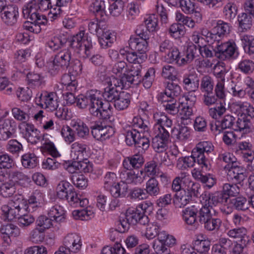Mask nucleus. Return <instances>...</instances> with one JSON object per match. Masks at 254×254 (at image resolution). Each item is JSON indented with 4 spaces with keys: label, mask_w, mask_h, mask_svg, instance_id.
I'll use <instances>...</instances> for the list:
<instances>
[{
    "label": "nucleus",
    "mask_w": 254,
    "mask_h": 254,
    "mask_svg": "<svg viewBox=\"0 0 254 254\" xmlns=\"http://www.w3.org/2000/svg\"><path fill=\"white\" fill-rule=\"evenodd\" d=\"M57 197L66 200L73 207H86L88 204L87 198H82L74 190L73 186L66 181H61L56 189Z\"/></svg>",
    "instance_id": "1"
},
{
    "label": "nucleus",
    "mask_w": 254,
    "mask_h": 254,
    "mask_svg": "<svg viewBox=\"0 0 254 254\" xmlns=\"http://www.w3.org/2000/svg\"><path fill=\"white\" fill-rule=\"evenodd\" d=\"M69 47L73 49L78 54H84L86 58L91 55L93 46L90 38L84 36V31H81L73 36L69 41Z\"/></svg>",
    "instance_id": "2"
},
{
    "label": "nucleus",
    "mask_w": 254,
    "mask_h": 254,
    "mask_svg": "<svg viewBox=\"0 0 254 254\" xmlns=\"http://www.w3.org/2000/svg\"><path fill=\"white\" fill-rule=\"evenodd\" d=\"M48 217L45 215L40 216L36 220V224L40 228L45 229L50 228L53 225V222H62L64 219V211L62 207L55 205L48 211Z\"/></svg>",
    "instance_id": "3"
},
{
    "label": "nucleus",
    "mask_w": 254,
    "mask_h": 254,
    "mask_svg": "<svg viewBox=\"0 0 254 254\" xmlns=\"http://www.w3.org/2000/svg\"><path fill=\"white\" fill-rule=\"evenodd\" d=\"M71 61L70 49H64L55 56L52 62L49 63V71L52 74H56L61 68L64 69L68 68Z\"/></svg>",
    "instance_id": "4"
},
{
    "label": "nucleus",
    "mask_w": 254,
    "mask_h": 254,
    "mask_svg": "<svg viewBox=\"0 0 254 254\" xmlns=\"http://www.w3.org/2000/svg\"><path fill=\"white\" fill-rule=\"evenodd\" d=\"M101 99L99 91L90 90L87 91L84 95L81 94L78 96L76 105L80 109H85L88 106V110L91 114V111L95 109Z\"/></svg>",
    "instance_id": "5"
},
{
    "label": "nucleus",
    "mask_w": 254,
    "mask_h": 254,
    "mask_svg": "<svg viewBox=\"0 0 254 254\" xmlns=\"http://www.w3.org/2000/svg\"><path fill=\"white\" fill-rule=\"evenodd\" d=\"M245 12H243L238 16L239 27L242 31L250 29L253 24V19L254 17V0H246L244 4Z\"/></svg>",
    "instance_id": "6"
},
{
    "label": "nucleus",
    "mask_w": 254,
    "mask_h": 254,
    "mask_svg": "<svg viewBox=\"0 0 254 254\" xmlns=\"http://www.w3.org/2000/svg\"><path fill=\"white\" fill-rule=\"evenodd\" d=\"M216 56L221 60H235L239 55L238 47L233 41L221 43L216 47Z\"/></svg>",
    "instance_id": "7"
},
{
    "label": "nucleus",
    "mask_w": 254,
    "mask_h": 254,
    "mask_svg": "<svg viewBox=\"0 0 254 254\" xmlns=\"http://www.w3.org/2000/svg\"><path fill=\"white\" fill-rule=\"evenodd\" d=\"M90 128L93 137L98 140H104L113 135L115 131L110 126L104 125L99 122H91Z\"/></svg>",
    "instance_id": "8"
},
{
    "label": "nucleus",
    "mask_w": 254,
    "mask_h": 254,
    "mask_svg": "<svg viewBox=\"0 0 254 254\" xmlns=\"http://www.w3.org/2000/svg\"><path fill=\"white\" fill-rule=\"evenodd\" d=\"M22 13L25 18L34 22L43 24L47 22L46 16L40 15L38 12V5L35 0H32L25 4L23 6Z\"/></svg>",
    "instance_id": "9"
},
{
    "label": "nucleus",
    "mask_w": 254,
    "mask_h": 254,
    "mask_svg": "<svg viewBox=\"0 0 254 254\" xmlns=\"http://www.w3.org/2000/svg\"><path fill=\"white\" fill-rule=\"evenodd\" d=\"M16 125L11 119L0 118V140L6 141L16 136Z\"/></svg>",
    "instance_id": "10"
},
{
    "label": "nucleus",
    "mask_w": 254,
    "mask_h": 254,
    "mask_svg": "<svg viewBox=\"0 0 254 254\" xmlns=\"http://www.w3.org/2000/svg\"><path fill=\"white\" fill-rule=\"evenodd\" d=\"M195 157H198L200 159L204 161V166L206 169L210 168V162L208 159L209 153L212 152L214 149L212 144L209 141H202L197 144L193 149Z\"/></svg>",
    "instance_id": "11"
},
{
    "label": "nucleus",
    "mask_w": 254,
    "mask_h": 254,
    "mask_svg": "<svg viewBox=\"0 0 254 254\" xmlns=\"http://www.w3.org/2000/svg\"><path fill=\"white\" fill-rule=\"evenodd\" d=\"M19 128L23 137L31 144H36L41 140L40 132L33 125L30 123H21L19 126Z\"/></svg>",
    "instance_id": "12"
},
{
    "label": "nucleus",
    "mask_w": 254,
    "mask_h": 254,
    "mask_svg": "<svg viewBox=\"0 0 254 254\" xmlns=\"http://www.w3.org/2000/svg\"><path fill=\"white\" fill-rule=\"evenodd\" d=\"M39 105L42 108H48L54 111L58 107V97L55 92H43L38 100Z\"/></svg>",
    "instance_id": "13"
},
{
    "label": "nucleus",
    "mask_w": 254,
    "mask_h": 254,
    "mask_svg": "<svg viewBox=\"0 0 254 254\" xmlns=\"http://www.w3.org/2000/svg\"><path fill=\"white\" fill-rule=\"evenodd\" d=\"M156 135L153 138L152 146L154 150L158 153H163L168 148V143L170 134L167 131H162V133L155 132Z\"/></svg>",
    "instance_id": "14"
},
{
    "label": "nucleus",
    "mask_w": 254,
    "mask_h": 254,
    "mask_svg": "<svg viewBox=\"0 0 254 254\" xmlns=\"http://www.w3.org/2000/svg\"><path fill=\"white\" fill-rule=\"evenodd\" d=\"M112 107L108 102L104 103L102 98L97 103L95 109L91 112V115L103 120H110L112 114Z\"/></svg>",
    "instance_id": "15"
},
{
    "label": "nucleus",
    "mask_w": 254,
    "mask_h": 254,
    "mask_svg": "<svg viewBox=\"0 0 254 254\" xmlns=\"http://www.w3.org/2000/svg\"><path fill=\"white\" fill-rule=\"evenodd\" d=\"M247 178L246 169L242 166L238 165L231 166L228 170L227 178L229 181L240 184Z\"/></svg>",
    "instance_id": "16"
},
{
    "label": "nucleus",
    "mask_w": 254,
    "mask_h": 254,
    "mask_svg": "<svg viewBox=\"0 0 254 254\" xmlns=\"http://www.w3.org/2000/svg\"><path fill=\"white\" fill-rule=\"evenodd\" d=\"M18 15V7L14 4H9L1 13V18L5 24L12 26L17 22Z\"/></svg>",
    "instance_id": "17"
},
{
    "label": "nucleus",
    "mask_w": 254,
    "mask_h": 254,
    "mask_svg": "<svg viewBox=\"0 0 254 254\" xmlns=\"http://www.w3.org/2000/svg\"><path fill=\"white\" fill-rule=\"evenodd\" d=\"M155 125L154 129L155 132L157 133H162V131H167L169 133L170 131H172L173 129L171 128L172 126V121L165 115H160L158 114L154 115Z\"/></svg>",
    "instance_id": "18"
},
{
    "label": "nucleus",
    "mask_w": 254,
    "mask_h": 254,
    "mask_svg": "<svg viewBox=\"0 0 254 254\" xmlns=\"http://www.w3.org/2000/svg\"><path fill=\"white\" fill-rule=\"evenodd\" d=\"M183 84L184 88L190 92L196 91L199 85L198 74L195 71L185 74L183 77Z\"/></svg>",
    "instance_id": "19"
},
{
    "label": "nucleus",
    "mask_w": 254,
    "mask_h": 254,
    "mask_svg": "<svg viewBox=\"0 0 254 254\" xmlns=\"http://www.w3.org/2000/svg\"><path fill=\"white\" fill-rule=\"evenodd\" d=\"M227 235L231 238L236 239L238 243H242L244 246L251 243V239L248 234L247 230L243 227H239L230 230Z\"/></svg>",
    "instance_id": "20"
},
{
    "label": "nucleus",
    "mask_w": 254,
    "mask_h": 254,
    "mask_svg": "<svg viewBox=\"0 0 254 254\" xmlns=\"http://www.w3.org/2000/svg\"><path fill=\"white\" fill-rule=\"evenodd\" d=\"M64 247L71 252L76 253L82 246L81 237L76 234H68L64 239Z\"/></svg>",
    "instance_id": "21"
},
{
    "label": "nucleus",
    "mask_w": 254,
    "mask_h": 254,
    "mask_svg": "<svg viewBox=\"0 0 254 254\" xmlns=\"http://www.w3.org/2000/svg\"><path fill=\"white\" fill-rule=\"evenodd\" d=\"M99 43L103 49L110 47L116 40V36L114 33L106 29H99L97 35Z\"/></svg>",
    "instance_id": "22"
},
{
    "label": "nucleus",
    "mask_w": 254,
    "mask_h": 254,
    "mask_svg": "<svg viewBox=\"0 0 254 254\" xmlns=\"http://www.w3.org/2000/svg\"><path fill=\"white\" fill-rule=\"evenodd\" d=\"M168 235L165 231H159L157 235V239L153 242L152 245V247L156 254H171L170 249L163 245Z\"/></svg>",
    "instance_id": "23"
},
{
    "label": "nucleus",
    "mask_w": 254,
    "mask_h": 254,
    "mask_svg": "<svg viewBox=\"0 0 254 254\" xmlns=\"http://www.w3.org/2000/svg\"><path fill=\"white\" fill-rule=\"evenodd\" d=\"M30 110L29 106L13 107L11 109V114L16 121L27 123L30 118Z\"/></svg>",
    "instance_id": "24"
},
{
    "label": "nucleus",
    "mask_w": 254,
    "mask_h": 254,
    "mask_svg": "<svg viewBox=\"0 0 254 254\" xmlns=\"http://www.w3.org/2000/svg\"><path fill=\"white\" fill-rule=\"evenodd\" d=\"M158 100L163 103V107L168 113L175 115L179 111L180 104L177 103L175 98H170L163 95H158Z\"/></svg>",
    "instance_id": "25"
},
{
    "label": "nucleus",
    "mask_w": 254,
    "mask_h": 254,
    "mask_svg": "<svg viewBox=\"0 0 254 254\" xmlns=\"http://www.w3.org/2000/svg\"><path fill=\"white\" fill-rule=\"evenodd\" d=\"M147 40L140 38H130L129 40V47L139 55H146V53L148 51Z\"/></svg>",
    "instance_id": "26"
},
{
    "label": "nucleus",
    "mask_w": 254,
    "mask_h": 254,
    "mask_svg": "<svg viewBox=\"0 0 254 254\" xmlns=\"http://www.w3.org/2000/svg\"><path fill=\"white\" fill-rule=\"evenodd\" d=\"M71 156L73 160H83L87 156V145L75 142L71 145Z\"/></svg>",
    "instance_id": "27"
},
{
    "label": "nucleus",
    "mask_w": 254,
    "mask_h": 254,
    "mask_svg": "<svg viewBox=\"0 0 254 254\" xmlns=\"http://www.w3.org/2000/svg\"><path fill=\"white\" fill-rule=\"evenodd\" d=\"M215 72L218 80L214 88V95L218 99L223 101L226 98L224 90L225 71L221 70L218 72Z\"/></svg>",
    "instance_id": "28"
},
{
    "label": "nucleus",
    "mask_w": 254,
    "mask_h": 254,
    "mask_svg": "<svg viewBox=\"0 0 254 254\" xmlns=\"http://www.w3.org/2000/svg\"><path fill=\"white\" fill-rule=\"evenodd\" d=\"M198 211L197 205H191L183 210V218L188 225H192L196 223V216Z\"/></svg>",
    "instance_id": "29"
},
{
    "label": "nucleus",
    "mask_w": 254,
    "mask_h": 254,
    "mask_svg": "<svg viewBox=\"0 0 254 254\" xmlns=\"http://www.w3.org/2000/svg\"><path fill=\"white\" fill-rule=\"evenodd\" d=\"M199 56L198 48L194 44H191L187 47L185 52V57H182L181 62L179 63L180 66H182L190 63L195 58Z\"/></svg>",
    "instance_id": "30"
},
{
    "label": "nucleus",
    "mask_w": 254,
    "mask_h": 254,
    "mask_svg": "<svg viewBox=\"0 0 254 254\" xmlns=\"http://www.w3.org/2000/svg\"><path fill=\"white\" fill-rule=\"evenodd\" d=\"M141 69V66L140 64L137 65L136 67L132 66L130 72L127 74H125V79L127 81L134 85L139 84L142 79Z\"/></svg>",
    "instance_id": "31"
},
{
    "label": "nucleus",
    "mask_w": 254,
    "mask_h": 254,
    "mask_svg": "<svg viewBox=\"0 0 254 254\" xmlns=\"http://www.w3.org/2000/svg\"><path fill=\"white\" fill-rule=\"evenodd\" d=\"M228 196L223 192V191H217L211 194H209L207 204L209 205L216 206L218 204L226 205L227 204Z\"/></svg>",
    "instance_id": "32"
},
{
    "label": "nucleus",
    "mask_w": 254,
    "mask_h": 254,
    "mask_svg": "<svg viewBox=\"0 0 254 254\" xmlns=\"http://www.w3.org/2000/svg\"><path fill=\"white\" fill-rule=\"evenodd\" d=\"M12 164V158L0 149V176L4 177L6 174V170L11 168Z\"/></svg>",
    "instance_id": "33"
},
{
    "label": "nucleus",
    "mask_w": 254,
    "mask_h": 254,
    "mask_svg": "<svg viewBox=\"0 0 254 254\" xmlns=\"http://www.w3.org/2000/svg\"><path fill=\"white\" fill-rule=\"evenodd\" d=\"M237 69L245 75H251L254 73V61L249 59H242L238 64Z\"/></svg>",
    "instance_id": "34"
},
{
    "label": "nucleus",
    "mask_w": 254,
    "mask_h": 254,
    "mask_svg": "<svg viewBox=\"0 0 254 254\" xmlns=\"http://www.w3.org/2000/svg\"><path fill=\"white\" fill-rule=\"evenodd\" d=\"M182 89L178 84L173 81L168 82L164 92L160 93L158 95H163L170 98H175L181 93Z\"/></svg>",
    "instance_id": "35"
},
{
    "label": "nucleus",
    "mask_w": 254,
    "mask_h": 254,
    "mask_svg": "<svg viewBox=\"0 0 254 254\" xmlns=\"http://www.w3.org/2000/svg\"><path fill=\"white\" fill-rule=\"evenodd\" d=\"M234 125L233 129L236 131L250 132L251 130V123L250 120L246 117V115H242L239 118Z\"/></svg>",
    "instance_id": "36"
},
{
    "label": "nucleus",
    "mask_w": 254,
    "mask_h": 254,
    "mask_svg": "<svg viewBox=\"0 0 254 254\" xmlns=\"http://www.w3.org/2000/svg\"><path fill=\"white\" fill-rule=\"evenodd\" d=\"M89 10L97 17L102 18L107 14L105 2L102 0H93L90 5Z\"/></svg>",
    "instance_id": "37"
},
{
    "label": "nucleus",
    "mask_w": 254,
    "mask_h": 254,
    "mask_svg": "<svg viewBox=\"0 0 254 254\" xmlns=\"http://www.w3.org/2000/svg\"><path fill=\"white\" fill-rule=\"evenodd\" d=\"M71 127L79 138H86L89 134V128L85 124L81 121L72 123Z\"/></svg>",
    "instance_id": "38"
},
{
    "label": "nucleus",
    "mask_w": 254,
    "mask_h": 254,
    "mask_svg": "<svg viewBox=\"0 0 254 254\" xmlns=\"http://www.w3.org/2000/svg\"><path fill=\"white\" fill-rule=\"evenodd\" d=\"M44 194L39 190H35L29 197L27 209L30 211V207H37L40 205L44 201Z\"/></svg>",
    "instance_id": "39"
},
{
    "label": "nucleus",
    "mask_w": 254,
    "mask_h": 254,
    "mask_svg": "<svg viewBox=\"0 0 254 254\" xmlns=\"http://www.w3.org/2000/svg\"><path fill=\"white\" fill-rule=\"evenodd\" d=\"M22 166L27 169H33L38 164V158L33 153L28 152L23 155L21 157Z\"/></svg>",
    "instance_id": "40"
},
{
    "label": "nucleus",
    "mask_w": 254,
    "mask_h": 254,
    "mask_svg": "<svg viewBox=\"0 0 254 254\" xmlns=\"http://www.w3.org/2000/svg\"><path fill=\"white\" fill-rule=\"evenodd\" d=\"M145 190L146 194L151 196H156L159 194L160 189L159 183L155 178L151 177L147 181Z\"/></svg>",
    "instance_id": "41"
},
{
    "label": "nucleus",
    "mask_w": 254,
    "mask_h": 254,
    "mask_svg": "<svg viewBox=\"0 0 254 254\" xmlns=\"http://www.w3.org/2000/svg\"><path fill=\"white\" fill-rule=\"evenodd\" d=\"M191 198L190 194L187 193L185 190H183L175 194L174 203L177 207L181 208L188 204Z\"/></svg>",
    "instance_id": "42"
},
{
    "label": "nucleus",
    "mask_w": 254,
    "mask_h": 254,
    "mask_svg": "<svg viewBox=\"0 0 254 254\" xmlns=\"http://www.w3.org/2000/svg\"><path fill=\"white\" fill-rule=\"evenodd\" d=\"M108 190H110L111 195L115 198L120 196L123 197L126 194L127 186L124 182L117 183L110 187Z\"/></svg>",
    "instance_id": "43"
},
{
    "label": "nucleus",
    "mask_w": 254,
    "mask_h": 254,
    "mask_svg": "<svg viewBox=\"0 0 254 254\" xmlns=\"http://www.w3.org/2000/svg\"><path fill=\"white\" fill-rule=\"evenodd\" d=\"M198 207V218L199 222L201 224L204 223L205 222L209 220L212 217V214L211 210L213 209L211 205L205 204L203 205L201 208Z\"/></svg>",
    "instance_id": "44"
},
{
    "label": "nucleus",
    "mask_w": 254,
    "mask_h": 254,
    "mask_svg": "<svg viewBox=\"0 0 254 254\" xmlns=\"http://www.w3.org/2000/svg\"><path fill=\"white\" fill-rule=\"evenodd\" d=\"M128 93L122 92L121 95L114 101V106L118 110H123L127 108L130 100Z\"/></svg>",
    "instance_id": "45"
},
{
    "label": "nucleus",
    "mask_w": 254,
    "mask_h": 254,
    "mask_svg": "<svg viewBox=\"0 0 254 254\" xmlns=\"http://www.w3.org/2000/svg\"><path fill=\"white\" fill-rule=\"evenodd\" d=\"M0 232L8 238L18 237L20 234L19 228L11 223L2 225L0 228Z\"/></svg>",
    "instance_id": "46"
},
{
    "label": "nucleus",
    "mask_w": 254,
    "mask_h": 254,
    "mask_svg": "<svg viewBox=\"0 0 254 254\" xmlns=\"http://www.w3.org/2000/svg\"><path fill=\"white\" fill-rule=\"evenodd\" d=\"M132 127L133 129L139 130L140 132H148L149 130V123L148 121L143 120L140 117H135L132 119Z\"/></svg>",
    "instance_id": "47"
},
{
    "label": "nucleus",
    "mask_w": 254,
    "mask_h": 254,
    "mask_svg": "<svg viewBox=\"0 0 254 254\" xmlns=\"http://www.w3.org/2000/svg\"><path fill=\"white\" fill-rule=\"evenodd\" d=\"M231 26L227 22L222 20H219L217 22L216 25L212 29L215 36L218 35L219 37L222 35L228 34L230 32Z\"/></svg>",
    "instance_id": "48"
},
{
    "label": "nucleus",
    "mask_w": 254,
    "mask_h": 254,
    "mask_svg": "<svg viewBox=\"0 0 254 254\" xmlns=\"http://www.w3.org/2000/svg\"><path fill=\"white\" fill-rule=\"evenodd\" d=\"M122 93L117 89L110 86H107L104 88V91L102 96L104 99L109 103L114 102Z\"/></svg>",
    "instance_id": "49"
},
{
    "label": "nucleus",
    "mask_w": 254,
    "mask_h": 254,
    "mask_svg": "<svg viewBox=\"0 0 254 254\" xmlns=\"http://www.w3.org/2000/svg\"><path fill=\"white\" fill-rule=\"evenodd\" d=\"M143 214L140 209L135 208H128L126 212V219L129 222L130 224H137L141 215Z\"/></svg>",
    "instance_id": "50"
},
{
    "label": "nucleus",
    "mask_w": 254,
    "mask_h": 254,
    "mask_svg": "<svg viewBox=\"0 0 254 254\" xmlns=\"http://www.w3.org/2000/svg\"><path fill=\"white\" fill-rule=\"evenodd\" d=\"M172 132L174 136L180 141L187 139L190 135V129L185 126H181L178 129L174 128Z\"/></svg>",
    "instance_id": "51"
},
{
    "label": "nucleus",
    "mask_w": 254,
    "mask_h": 254,
    "mask_svg": "<svg viewBox=\"0 0 254 254\" xmlns=\"http://www.w3.org/2000/svg\"><path fill=\"white\" fill-rule=\"evenodd\" d=\"M165 60L168 63H175L180 66L182 57L180 53L176 47H173L166 55H164Z\"/></svg>",
    "instance_id": "52"
},
{
    "label": "nucleus",
    "mask_w": 254,
    "mask_h": 254,
    "mask_svg": "<svg viewBox=\"0 0 254 254\" xmlns=\"http://www.w3.org/2000/svg\"><path fill=\"white\" fill-rule=\"evenodd\" d=\"M241 40L245 52L250 55L254 54V38L252 36L244 35Z\"/></svg>",
    "instance_id": "53"
},
{
    "label": "nucleus",
    "mask_w": 254,
    "mask_h": 254,
    "mask_svg": "<svg viewBox=\"0 0 254 254\" xmlns=\"http://www.w3.org/2000/svg\"><path fill=\"white\" fill-rule=\"evenodd\" d=\"M237 12V6L234 3H228L224 7L223 12L226 19L230 22H232L235 18Z\"/></svg>",
    "instance_id": "54"
},
{
    "label": "nucleus",
    "mask_w": 254,
    "mask_h": 254,
    "mask_svg": "<svg viewBox=\"0 0 254 254\" xmlns=\"http://www.w3.org/2000/svg\"><path fill=\"white\" fill-rule=\"evenodd\" d=\"M16 191L15 185L9 182H6L0 186V193L4 197L11 196Z\"/></svg>",
    "instance_id": "55"
},
{
    "label": "nucleus",
    "mask_w": 254,
    "mask_h": 254,
    "mask_svg": "<svg viewBox=\"0 0 254 254\" xmlns=\"http://www.w3.org/2000/svg\"><path fill=\"white\" fill-rule=\"evenodd\" d=\"M1 210L5 217V219L8 221H12L19 215L20 211L12 207L11 208L7 204L2 205Z\"/></svg>",
    "instance_id": "56"
},
{
    "label": "nucleus",
    "mask_w": 254,
    "mask_h": 254,
    "mask_svg": "<svg viewBox=\"0 0 254 254\" xmlns=\"http://www.w3.org/2000/svg\"><path fill=\"white\" fill-rule=\"evenodd\" d=\"M177 70L172 65L167 64L162 67L161 75L165 79L174 81L177 78Z\"/></svg>",
    "instance_id": "57"
},
{
    "label": "nucleus",
    "mask_w": 254,
    "mask_h": 254,
    "mask_svg": "<svg viewBox=\"0 0 254 254\" xmlns=\"http://www.w3.org/2000/svg\"><path fill=\"white\" fill-rule=\"evenodd\" d=\"M213 79L208 75L203 76L201 80L200 90L204 93L212 92L213 90Z\"/></svg>",
    "instance_id": "58"
},
{
    "label": "nucleus",
    "mask_w": 254,
    "mask_h": 254,
    "mask_svg": "<svg viewBox=\"0 0 254 254\" xmlns=\"http://www.w3.org/2000/svg\"><path fill=\"white\" fill-rule=\"evenodd\" d=\"M226 111L225 103L224 101L220 102L219 104L216 105L214 108H211L209 109V115L213 119H217L218 117H220L223 115Z\"/></svg>",
    "instance_id": "59"
},
{
    "label": "nucleus",
    "mask_w": 254,
    "mask_h": 254,
    "mask_svg": "<svg viewBox=\"0 0 254 254\" xmlns=\"http://www.w3.org/2000/svg\"><path fill=\"white\" fill-rule=\"evenodd\" d=\"M169 33L175 39L179 38L185 34L184 27L180 23L172 24L168 30Z\"/></svg>",
    "instance_id": "60"
},
{
    "label": "nucleus",
    "mask_w": 254,
    "mask_h": 254,
    "mask_svg": "<svg viewBox=\"0 0 254 254\" xmlns=\"http://www.w3.org/2000/svg\"><path fill=\"white\" fill-rule=\"evenodd\" d=\"M155 76V70L153 68H150L148 69L145 75L142 77L141 81L143 86L148 89L152 86L153 81Z\"/></svg>",
    "instance_id": "61"
},
{
    "label": "nucleus",
    "mask_w": 254,
    "mask_h": 254,
    "mask_svg": "<svg viewBox=\"0 0 254 254\" xmlns=\"http://www.w3.org/2000/svg\"><path fill=\"white\" fill-rule=\"evenodd\" d=\"M222 191L225 195L228 196L229 199L230 196H234L239 194L240 188L236 183L232 184L226 183L223 185Z\"/></svg>",
    "instance_id": "62"
},
{
    "label": "nucleus",
    "mask_w": 254,
    "mask_h": 254,
    "mask_svg": "<svg viewBox=\"0 0 254 254\" xmlns=\"http://www.w3.org/2000/svg\"><path fill=\"white\" fill-rule=\"evenodd\" d=\"M71 180L74 186L79 189H85L88 185L87 178L82 174H73L72 176Z\"/></svg>",
    "instance_id": "63"
},
{
    "label": "nucleus",
    "mask_w": 254,
    "mask_h": 254,
    "mask_svg": "<svg viewBox=\"0 0 254 254\" xmlns=\"http://www.w3.org/2000/svg\"><path fill=\"white\" fill-rule=\"evenodd\" d=\"M114 1V2L110 5L109 8L110 13L113 16H118L123 11L124 3L122 0Z\"/></svg>",
    "instance_id": "64"
}]
</instances>
